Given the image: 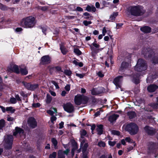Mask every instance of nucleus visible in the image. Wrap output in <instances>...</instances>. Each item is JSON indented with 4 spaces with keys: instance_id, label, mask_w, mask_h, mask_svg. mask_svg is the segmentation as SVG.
Here are the masks:
<instances>
[{
    "instance_id": "obj_21",
    "label": "nucleus",
    "mask_w": 158,
    "mask_h": 158,
    "mask_svg": "<svg viewBox=\"0 0 158 158\" xmlns=\"http://www.w3.org/2000/svg\"><path fill=\"white\" fill-rule=\"evenodd\" d=\"M85 10L89 12L93 11L95 12L96 10V9L94 6L87 5L86 8Z\"/></svg>"
},
{
    "instance_id": "obj_48",
    "label": "nucleus",
    "mask_w": 158,
    "mask_h": 158,
    "mask_svg": "<svg viewBox=\"0 0 158 158\" xmlns=\"http://www.w3.org/2000/svg\"><path fill=\"white\" fill-rule=\"evenodd\" d=\"M107 31L106 28L105 27H104L102 30V34L103 36L105 35Z\"/></svg>"
},
{
    "instance_id": "obj_49",
    "label": "nucleus",
    "mask_w": 158,
    "mask_h": 158,
    "mask_svg": "<svg viewBox=\"0 0 158 158\" xmlns=\"http://www.w3.org/2000/svg\"><path fill=\"white\" fill-rule=\"evenodd\" d=\"M40 103H33L32 104V106L35 108H37L40 107Z\"/></svg>"
},
{
    "instance_id": "obj_1",
    "label": "nucleus",
    "mask_w": 158,
    "mask_h": 158,
    "mask_svg": "<svg viewBox=\"0 0 158 158\" xmlns=\"http://www.w3.org/2000/svg\"><path fill=\"white\" fill-rule=\"evenodd\" d=\"M36 23L35 18L30 16L22 19L21 21L20 25L25 28H32L35 27Z\"/></svg>"
},
{
    "instance_id": "obj_3",
    "label": "nucleus",
    "mask_w": 158,
    "mask_h": 158,
    "mask_svg": "<svg viewBox=\"0 0 158 158\" xmlns=\"http://www.w3.org/2000/svg\"><path fill=\"white\" fill-rule=\"evenodd\" d=\"M89 100V98L86 96L77 94L75 97L74 102L76 105H79L81 104H86Z\"/></svg>"
},
{
    "instance_id": "obj_36",
    "label": "nucleus",
    "mask_w": 158,
    "mask_h": 158,
    "mask_svg": "<svg viewBox=\"0 0 158 158\" xmlns=\"http://www.w3.org/2000/svg\"><path fill=\"white\" fill-rule=\"evenodd\" d=\"M39 86L38 84H31V90H33L37 89Z\"/></svg>"
},
{
    "instance_id": "obj_46",
    "label": "nucleus",
    "mask_w": 158,
    "mask_h": 158,
    "mask_svg": "<svg viewBox=\"0 0 158 158\" xmlns=\"http://www.w3.org/2000/svg\"><path fill=\"white\" fill-rule=\"evenodd\" d=\"M139 74L137 75V79H134L133 80V81L136 84H138L139 82Z\"/></svg>"
},
{
    "instance_id": "obj_39",
    "label": "nucleus",
    "mask_w": 158,
    "mask_h": 158,
    "mask_svg": "<svg viewBox=\"0 0 158 158\" xmlns=\"http://www.w3.org/2000/svg\"><path fill=\"white\" fill-rule=\"evenodd\" d=\"M80 133L81 137L83 138V136H85L86 135V132L85 130H82L80 131Z\"/></svg>"
},
{
    "instance_id": "obj_5",
    "label": "nucleus",
    "mask_w": 158,
    "mask_h": 158,
    "mask_svg": "<svg viewBox=\"0 0 158 158\" xmlns=\"http://www.w3.org/2000/svg\"><path fill=\"white\" fill-rule=\"evenodd\" d=\"M146 69L147 66L145 63L144 61L142 59H139L135 67V70L140 72L146 70Z\"/></svg>"
},
{
    "instance_id": "obj_18",
    "label": "nucleus",
    "mask_w": 158,
    "mask_h": 158,
    "mask_svg": "<svg viewBox=\"0 0 158 158\" xmlns=\"http://www.w3.org/2000/svg\"><path fill=\"white\" fill-rule=\"evenodd\" d=\"M158 88V87L155 85H151L149 86L147 89L150 92H154Z\"/></svg>"
},
{
    "instance_id": "obj_20",
    "label": "nucleus",
    "mask_w": 158,
    "mask_h": 158,
    "mask_svg": "<svg viewBox=\"0 0 158 158\" xmlns=\"http://www.w3.org/2000/svg\"><path fill=\"white\" fill-rule=\"evenodd\" d=\"M118 15V12H114L111 14L110 17V21L111 22H113L115 20L116 17Z\"/></svg>"
},
{
    "instance_id": "obj_38",
    "label": "nucleus",
    "mask_w": 158,
    "mask_h": 158,
    "mask_svg": "<svg viewBox=\"0 0 158 158\" xmlns=\"http://www.w3.org/2000/svg\"><path fill=\"white\" fill-rule=\"evenodd\" d=\"M10 101L11 104H15L17 102L16 99L14 97L10 98Z\"/></svg>"
},
{
    "instance_id": "obj_23",
    "label": "nucleus",
    "mask_w": 158,
    "mask_h": 158,
    "mask_svg": "<svg viewBox=\"0 0 158 158\" xmlns=\"http://www.w3.org/2000/svg\"><path fill=\"white\" fill-rule=\"evenodd\" d=\"M103 127L102 125H99L97 126V130L98 133L99 135H101L102 134L103 131Z\"/></svg>"
},
{
    "instance_id": "obj_27",
    "label": "nucleus",
    "mask_w": 158,
    "mask_h": 158,
    "mask_svg": "<svg viewBox=\"0 0 158 158\" xmlns=\"http://www.w3.org/2000/svg\"><path fill=\"white\" fill-rule=\"evenodd\" d=\"M83 15L85 16L84 18L86 19H92L93 18L92 16H91L89 13L87 12L84 13L83 14Z\"/></svg>"
},
{
    "instance_id": "obj_61",
    "label": "nucleus",
    "mask_w": 158,
    "mask_h": 158,
    "mask_svg": "<svg viewBox=\"0 0 158 158\" xmlns=\"http://www.w3.org/2000/svg\"><path fill=\"white\" fill-rule=\"evenodd\" d=\"M0 108L1 109L3 112L5 113L6 111V109L4 107L0 106Z\"/></svg>"
},
{
    "instance_id": "obj_26",
    "label": "nucleus",
    "mask_w": 158,
    "mask_h": 158,
    "mask_svg": "<svg viewBox=\"0 0 158 158\" xmlns=\"http://www.w3.org/2000/svg\"><path fill=\"white\" fill-rule=\"evenodd\" d=\"M20 72L22 75H26L28 73V70L26 68L23 69H21Z\"/></svg>"
},
{
    "instance_id": "obj_35",
    "label": "nucleus",
    "mask_w": 158,
    "mask_h": 158,
    "mask_svg": "<svg viewBox=\"0 0 158 158\" xmlns=\"http://www.w3.org/2000/svg\"><path fill=\"white\" fill-rule=\"evenodd\" d=\"M98 145L100 147H104L106 146V143L104 142L101 141L98 142Z\"/></svg>"
},
{
    "instance_id": "obj_10",
    "label": "nucleus",
    "mask_w": 158,
    "mask_h": 158,
    "mask_svg": "<svg viewBox=\"0 0 158 158\" xmlns=\"http://www.w3.org/2000/svg\"><path fill=\"white\" fill-rule=\"evenodd\" d=\"M28 124L31 128H35L37 126V123L35 119L33 117L29 118L28 120Z\"/></svg>"
},
{
    "instance_id": "obj_29",
    "label": "nucleus",
    "mask_w": 158,
    "mask_h": 158,
    "mask_svg": "<svg viewBox=\"0 0 158 158\" xmlns=\"http://www.w3.org/2000/svg\"><path fill=\"white\" fill-rule=\"evenodd\" d=\"M52 142L54 146V147L55 148H57V141L56 139L55 138H52L51 139Z\"/></svg>"
},
{
    "instance_id": "obj_31",
    "label": "nucleus",
    "mask_w": 158,
    "mask_h": 158,
    "mask_svg": "<svg viewBox=\"0 0 158 158\" xmlns=\"http://www.w3.org/2000/svg\"><path fill=\"white\" fill-rule=\"evenodd\" d=\"M5 123V121L4 119H2L0 120V130L4 126Z\"/></svg>"
},
{
    "instance_id": "obj_62",
    "label": "nucleus",
    "mask_w": 158,
    "mask_h": 158,
    "mask_svg": "<svg viewBox=\"0 0 158 158\" xmlns=\"http://www.w3.org/2000/svg\"><path fill=\"white\" fill-rule=\"evenodd\" d=\"M64 124V122H61L59 124V126H60L59 128L60 129H61V128H62L63 127Z\"/></svg>"
},
{
    "instance_id": "obj_53",
    "label": "nucleus",
    "mask_w": 158,
    "mask_h": 158,
    "mask_svg": "<svg viewBox=\"0 0 158 158\" xmlns=\"http://www.w3.org/2000/svg\"><path fill=\"white\" fill-rule=\"evenodd\" d=\"M76 10L78 11L82 12L83 11V9L80 6H77Z\"/></svg>"
},
{
    "instance_id": "obj_33",
    "label": "nucleus",
    "mask_w": 158,
    "mask_h": 158,
    "mask_svg": "<svg viewBox=\"0 0 158 158\" xmlns=\"http://www.w3.org/2000/svg\"><path fill=\"white\" fill-rule=\"evenodd\" d=\"M74 52L78 56H80L81 54V51L77 48L74 49Z\"/></svg>"
},
{
    "instance_id": "obj_9",
    "label": "nucleus",
    "mask_w": 158,
    "mask_h": 158,
    "mask_svg": "<svg viewBox=\"0 0 158 158\" xmlns=\"http://www.w3.org/2000/svg\"><path fill=\"white\" fill-rule=\"evenodd\" d=\"M63 107L64 110L69 113H71L74 110L73 106L70 103L64 105Z\"/></svg>"
},
{
    "instance_id": "obj_28",
    "label": "nucleus",
    "mask_w": 158,
    "mask_h": 158,
    "mask_svg": "<svg viewBox=\"0 0 158 158\" xmlns=\"http://www.w3.org/2000/svg\"><path fill=\"white\" fill-rule=\"evenodd\" d=\"M6 110L7 111H9L11 113H13L15 112V110L13 107L10 106L6 107Z\"/></svg>"
},
{
    "instance_id": "obj_37",
    "label": "nucleus",
    "mask_w": 158,
    "mask_h": 158,
    "mask_svg": "<svg viewBox=\"0 0 158 158\" xmlns=\"http://www.w3.org/2000/svg\"><path fill=\"white\" fill-rule=\"evenodd\" d=\"M64 73L67 76H70L72 74V72L70 70H65L64 71Z\"/></svg>"
},
{
    "instance_id": "obj_56",
    "label": "nucleus",
    "mask_w": 158,
    "mask_h": 158,
    "mask_svg": "<svg viewBox=\"0 0 158 158\" xmlns=\"http://www.w3.org/2000/svg\"><path fill=\"white\" fill-rule=\"evenodd\" d=\"M83 158H88V157L87 156L88 152H83Z\"/></svg>"
},
{
    "instance_id": "obj_32",
    "label": "nucleus",
    "mask_w": 158,
    "mask_h": 158,
    "mask_svg": "<svg viewBox=\"0 0 158 158\" xmlns=\"http://www.w3.org/2000/svg\"><path fill=\"white\" fill-rule=\"evenodd\" d=\"M91 94L93 95H96L99 93L96 89H93L91 90Z\"/></svg>"
},
{
    "instance_id": "obj_8",
    "label": "nucleus",
    "mask_w": 158,
    "mask_h": 158,
    "mask_svg": "<svg viewBox=\"0 0 158 158\" xmlns=\"http://www.w3.org/2000/svg\"><path fill=\"white\" fill-rule=\"evenodd\" d=\"M92 44L96 48V49H95L94 47H93L91 45H90L89 46L92 51V53L93 55H94L97 53L99 52L100 50L99 48L100 47V46L95 42H94Z\"/></svg>"
},
{
    "instance_id": "obj_11",
    "label": "nucleus",
    "mask_w": 158,
    "mask_h": 158,
    "mask_svg": "<svg viewBox=\"0 0 158 158\" xmlns=\"http://www.w3.org/2000/svg\"><path fill=\"white\" fill-rule=\"evenodd\" d=\"M123 80V77L122 76H118L114 79L113 82L116 85L117 88H120L121 87V83Z\"/></svg>"
},
{
    "instance_id": "obj_2",
    "label": "nucleus",
    "mask_w": 158,
    "mask_h": 158,
    "mask_svg": "<svg viewBox=\"0 0 158 158\" xmlns=\"http://www.w3.org/2000/svg\"><path fill=\"white\" fill-rule=\"evenodd\" d=\"M128 11L131 15L137 17L143 15L145 12L143 7L139 5L129 7Z\"/></svg>"
},
{
    "instance_id": "obj_63",
    "label": "nucleus",
    "mask_w": 158,
    "mask_h": 158,
    "mask_svg": "<svg viewBox=\"0 0 158 158\" xmlns=\"http://www.w3.org/2000/svg\"><path fill=\"white\" fill-rule=\"evenodd\" d=\"M93 34L94 35H98L99 34V31L96 30H95L93 32Z\"/></svg>"
},
{
    "instance_id": "obj_12",
    "label": "nucleus",
    "mask_w": 158,
    "mask_h": 158,
    "mask_svg": "<svg viewBox=\"0 0 158 158\" xmlns=\"http://www.w3.org/2000/svg\"><path fill=\"white\" fill-rule=\"evenodd\" d=\"M51 61L50 58L48 56H44L41 58L40 63L44 64L49 63Z\"/></svg>"
},
{
    "instance_id": "obj_40",
    "label": "nucleus",
    "mask_w": 158,
    "mask_h": 158,
    "mask_svg": "<svg viewBox=\"0 0 158 158\" xmlns=\"http://www.w3.org/2000/svg\"><path fill=\"white\" fill-rule=\"evenodd\" d=\"M51 83L55 86L56 89H58L59 88V87L57 83L53 81H52Z\"/></svg>"
},
{
    "instance_id": "obj_4",
    "label": "nucleus",
    "mask_w": 158,
    "mask_h": 158,
    "mask_svg": "<svg viewBox=\"0 0 158 158\" xmlns=\"http://www.w3.org/2000/svg\"><path fill=\"white\" fill-rule=\"evenodd\" d=\"M125 129L131 135L136 134L139 131L138 126L136 124L133 123L127 124L126 126Z\"/></svg>"
},
{
    "instance_id": "obj_44",
    "label": "nucleus",
    "mask_w": 158,
    "mask_h": 158,
    "mask_svg": "<svg viewBox=\"0 0 158 158\" xmlns=\"http://www.w3.org/2000/svg\"><path fill=\"white\" fill-rule=\"evenodd\" d=\"M56 156V152H53L52 154L49 155V158H55Z\"/></svg>"
},
{
    "instance_id": "obj_7",
    "label": "nucleus",
    "mask_w": 158,
    "mask_h": 158,
    "mask_svg": "<svg viewBox=\"0 0 158 158\" xmlns=\"http://www.w3.org/2000/svg\"><path fill=\"white\" fill-rule=\"evenodd\" d=\"M145 132L149 135H154L157 131L156 129L148 126H146L144 128Z\"/></svg>"
},
{
    "instance_id": "obj_13",
    "label": "nucleus",
    "mask_w": 158,
    "mask_h": 158,
    "mask_svg": "<svg viewBox=\"0 0 158 158\" xmlns=\"http://www.w3.org/2000/svg\"><path fill=\"white\" fill-rule=\"evenodd\" d=\"M69 151V149H66L65 151L60 150L58 153V158H65L64 154L67 155Z\"/></svg>"
},
{
    "instance_id": "obj_15",
    "label": "nucleus",
    "mask_w": 158,
    "mask_h": 158,
    "mask_svg": "<svg viewBox=\"0 0 158 158\" xmlns=\"http://www.w3.org/2000/svg\"><path fill=\"white\" fill-rule=\"evenodd\" d=\"M83 145L82 152H85L86 151L87 148L88 146V143L85 142V140L83 139L81 142V147Z\"/></svg>"
},
{
    "instance_id": "obj_41",
    "label": "nucleus",
    "mask_w": 158,
    "mask_h": 158,
    "mask_svg": "<svg viewBox=\"0 0 158 158\" xmlns=\"http://www.w3.org/2000/svg\"><path fill=\"white\" fill-rule=\"evenodd\" d=\"M125 140L127 142L129 143H132L133 142V140L129 137H126L125 139Z\"/></svg>"
},
{
    "instance_id": "obj_24",
    "label": "nucleus",
    "mask_w": 158,
    "mask_h": 158,
    "mask_svg": "<svg viewBox=\"0 0 158 158\" xmlns=\"http://www.w3.org/2000/svg\"><path fill=\"white\" fill-rule=\"evenodd\" d=\"M127 114L130 119L136 116L135 113L132 111L128 112Z\"/></svg>"
},
{
    "instance_id": "obj_19",
    "label": "nucleus",
    "mask_w": 158,
    "mask_h": 158,
    "mask_svg": "<svg viewBox=\"0 0 158 158\" xmlns=\"http://www.w3.org/2000/svg\"><path fill=\"white\" fill-rule=\"evenodd\" d=\"M119 117V115L117 114H113L110 116L109 118V121L111 122L112 123L115 121Z\"/></svg>"
},
{
    "instance_id": "obj_16",
    "label": "nucleus",
    "mask_w": 158,
    "mask_h": 158,
    "mask_svg": "<svg viewBox=\"0 0 158 158\" xmlns=\"http://www.w3.org/2000/svg\"><path fill=\"white\" fill-rule=\"evenodd\" d=\"M130 66V64L129 62H123L120 68V71H122L128 68Z\"/></svg>"
},
{
    "instance_id": "obj_17",
    "label": "nucleus",
    "mask_w": 158,
    "mask_h": 158,
    "mask_svg": "<svg viewBox=\"0 0 158 158\" xmlns=\"http://www.w3.org/2000/svg\"><path fill=\"white\" fill-rule=\"evenodd\" d=\"M23 131L20 128L16 127L15 131L13 133V135L15 136H17L18 134L20 135L21 134H23Z\"/></svg>"
},
{
    "instance_id": "obj_22",
    "label": "nucleus",
    "mask_w": 158,
    "mask_h": 158,
    "mask_svg": "<svg viewBox=\"0 0 158 158\" xmlns=\"http://www.w3.org/2000/svg\"><path fill=\"white\" fill-rule=\"evenodd\" d=\"M151 28L148 26H145L140 28V30L143 32L145 33H149L151 31Z\"/></svg>"
},
{
    "instance_id": "obj_6",
    "label": "nucleus",
    "mask_w": 158,
    "mask_h": 158,
    "mask_svg": "<svg viewBox=\"0 0 158 158\" xmlns=\"http://www.w3.org/2000/svg\"><path fill=\"white\" fill-rule=\"evenodd\" d=\"M13 141V137L12 135H7L5 136L4 142L5 148L7 149L11 148Z\"/></svg>"
},
{
    "instance_id": "obj_57",
    "label": "nucleus",
    "mask_w": 158,
    "mask_h": 158,
    "mask_svg": "<svg viewBox=\"0 0 158 158\" xmlns=\"http://www.w3.org/2000/svg\"><path fill=\"white\" fill-rule=\"evenodd\" d=\"M56 119V118L54 116H52L51 118V121L52 123H53V122Z\"/></svg>"
},
{
    "instance_id": "obj_51",
    "label": "nucleus",
    "mask_w": 158,
    "mask_h": 158,
    "mask_svg": "<svg viewBox=\"0 0 158 158\" xmlns=\"http://www.w3.org/2000/svg\"><path fill=\"white\" fill-rule=\"evenodd\" d=\"M15 98L16 99V101H21V99L19 97V96L18 94H15Z\"/></svg>"
},
{
    "instance_id": "obj_55",
    "label": "nucleus",
    "mask_w": 158,
    "mask_h": 158,
    "mask_svg": "<svg viewBox=\"0 0 158 158\" xmlns=\"http://www.w3.org/2000/svg\"><path fill=\"white\" fill-rule=\"evenodd\" d=\"M47 112L48 114L51 115H52L54 114V112L51 110H48L47 111Z\"/></svg>"
},
{
    "instance_id": "obj_47",
    "label": "nucleus",
    "mask_w": 158,
    "mask_h": 158,
    "mask_svg": "<svg viewBox=\"0 0 158 158\" xmlns=\"http://www.w3.org/2000/svg\"><path fill=\"white\" fill-rule=\"evenodd\" d=\"M116 143V142L115 141H110L108 142V143L109 145L111 146H114L115 144Z\"/></svg>"
},
{
    "instance_id": "obj_45",
    "label": "nucleus",
    "mask_w": 158,
    "mask_h": 158,
    "mask_svg": "<svg viewBox=\"0 0 158 158\" xmlns=\"http://www.w3.org/2000/svg\"><path fill=\"white\" fill-rule=\"evenodd\" d=\"M112 134L114 135H120V132L119 131L115 130H113L111 131Z\"/></svg>"
},
{
    "instance_id": "obj_59",
    "label": "nucleus",
    "mask_w": 158,
    "mask_h": 158,
    "mask_svg": "<svg viewBox=\"0 0 158 158\" xmlns=\"http://www.w3.org/2000/svg\"><path fill=\"white\" fill-rule=\"evenodd\" d=\"M49 92L50 93L51 95L55 97L56 96V94L55 92L52 90H50Z\"/></svg>"
},
{
    "instance_id": "obj_25",
    "label": "nucleus",
    "mask_w": 158,
    "mask_h": 158,
    "mask_svg": "<svg viewBox=\"0 0 158 158\" xmlns=\"http://www.w3.org/2000/svg\"><path fill=\"white\" fill-rule=\"evenodd\" d=\"M78 60L76 59L73 61V64L76 66H79L80 67H82L83 66V64L81 62H78Z\"/></svg>"
},
{
    "instance_id": "obj_52",
    "label": "nucleus",
    "mask_w": 158,
    "mask_h": 158,
    "mask_svg": "<svg viewBox=\"0 0 158 158\" xmlns=\"http://www.w3.org/2000/svg\"><path fill=\"white\" fill-rule=\"evenodd\" d=\"M52 100V98L49 94L47 95V102H50Z\"/></svg>"
},
{
    "instance_id": "obj_58",
    "label": "nucleus",
    "mask_w": 158,
    "mask_h": 158,
    "mask_svg": "<svg viewBox=\"0 0 158 158\" xmlns=\"http://www.w3.org/2000/svg\"><path fill=\"white\" fill-rule=\"evenodd\" d=\"M153 152L154 153H155L156 155H158V148L154 149H153Z\"/></svg>"
},
{
    "instance_id": "obj_42",
    "label": "nucleus",
    "mask_w": 158,
    "mask_h": 158,
    "mask_svg": "<svg viewBox=\"0 0 158 158\" xmlns=\"http://www.w3.org/2000/svg\"><path fill=\"white\" fill-rule=\"evenodd\" d=\"M83 23L85 26H87L88 25L91 24L92 22L91 21H88L86 20H84L83 21Z\"/></svg>"
},
{
    "instance_id": "obj_60",
    "label": "nucleus",
    "mask_w": 158,
    "mask_h": 158,
    "mask_svg": "<svg viewBox=\"0 0 158 158\" xmlns=\"http://www.w3.org/2000/svg\"><path fill=\"white\" fill-rule=\"evenodd\" d=\"M98 76L101 77H103L104 75L103 74L101 71L99 72L98 73Z\"/></svg>"
},
{
    "instance_id": "obj_64",
    "label": "nucleus",
    "mask_w": 158,
    "mask_h": 158,
    "mask_svg": "<svg viewBox=\"0 0 158 158\" xmlns=\"http://www.w3.org/2000/svg\"><path fill=\"white\" fill-rule=\"evenodd\" d=\"M22 30V29L20 27L17 28L16 29L15 31L17 32H20Z\"/></svg>"
},
{
    "instance_id": "obj_54",
    "label": "nucleus",
    "mask_w": 158,
    "mask_h": 158,
    "mask_svg": "<svg viewBox=\"0 0 158 158\" xmlns=\"http://www.w3.org/2000/svg\"><path fill=\"white\" fill-rule=\"evenodd\" d=\"M14 120V119L13 117H10L9 116L7 117V120L8 121H13Z\"/></svg>"
},
{
    "instance_id": "obj_43",
    "label": "nucleus",
    "mask_w": 158,
    "mask_h": 158,
    "mask_svg": "<svg viewBox=\"0 0 158 158\" xmlns=\"http://www.w3.org/2000/svg\"><path fill=\"white\" fill-rule=\"evenodd\" d=\"M76 75L77 76L79 77L80 78H83L84 76H85V74L84 73L82 74H79V73H76Z\"/></svg>"
},
{
    "instance_id": "obj_14",
    "label": "nucleus",
    "mask_w": 158,
    "mask_h": 158,
    "mask_svg": "<svg viewBox=\"0 0 158 158\" xmlns=\"http://www.w3.org/2000/svg\"><path fill=\"white\" fill-rule=\"evenodd\" d=\"M8 71L10 72H13L17 73H19L18 67L17 65H14L11 68H9L8 69Z\"/></svg>"
},
{
    "instance_id": "obj_50",
    "label": "nucleus",
    "mask_w": 158,
    "mask_h": 158,
    "mask_svg": "<svg viewBox=\"0 0 158 158\" xmlns=\"http://www.w3.org/2000/svg\"><path fill=\"white\" fill-rule=\"evenodd\" d=\"M70 85H67L65 87V89L66 90L67 92H69V91L70 90Z\"/></svg>"
},
{
    "instance_id": "obj_34",
    "label": "nucleus",
    "mask_w": 158,
    "mask_h": 158,
    "mask_svg": "<svg viewBox=\"0 0 158 158\" xmlns=\"http://www.w3.org/2000/svg\"><path fill=\"white\" fill-rule=\"evenodd\" d=\"M31 83H25L24 84V85L25 87L27 89L31 90Z\"/></svg>"
},
{
    "instance_id": "obj_30",
    "label": "nucleus",
    "mask_w": 158,
    "mask_h": 158,
    "mask_svg": "<svg viewBox=\"0 0 158 158\" xmlns=\"http://www.w3.org/2000/svg\"><path fill=\"white\" fill-rule=\"evenodd\" d=\"M60 49L62 53L64 55H65L68 52L67 50L63 47L61 46L60 47Z\"/></svg>"
}]
</instances>
